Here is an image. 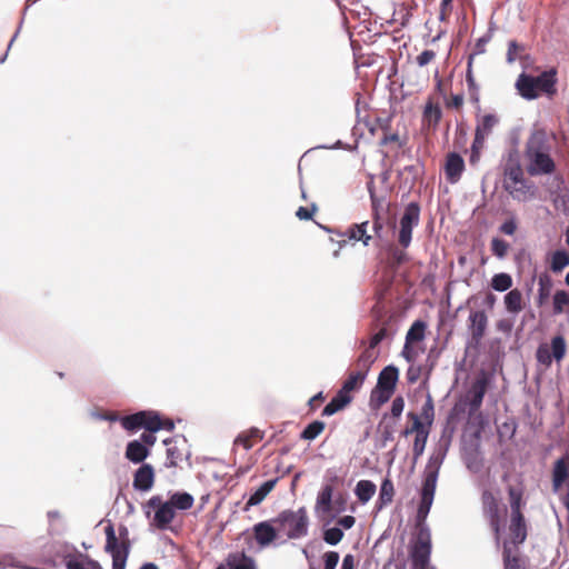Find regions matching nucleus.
<instances>
[{
  "label": "nucleus",
  "mask_w": 569,
  "mask_h": 569,
  "mask_svg": "<svg viewBox=\"0 0 569 569\" xmlns=\"http://www.w3.org/2000/svg\"><path fill=\"white\" fill-rule=\"evenodd\" d=\"M463 104V96L462 94H452L450 99L447 101V108H453L459 110Z\"/></svg>",
  "instance_id": "69168bd1"
},
{
  "label": "nucleus",
  "mask_w": 569,
  "mask_h": 569,
  "mask_svg": "<svg viewBox=\"0 0 569 569\" xmlns=\"http://www.w3.org/2000/svg\"><path fill=\"white\" fill-rule=\"evenodd\" d=\"M488 388V380L485 377L476 379L469 391V413L473 415L476 411H478L482 405L483 397L487 392Z\"/></svg>",
  "instance_id": "f3484780"
},
{
  "label": "nucleus",
  "mask_w": 569,
  "mask_h": 569,
  "mask_svg": "<svg viewBox=\"0 0 569 569\" xmlns=\"http://www.w3.org/2000/svg\"><path fill=\"white\" fill-rule=\"evenodd\" d=\"M425 330H426V323L423 321H420V320L415 321L406 335V343L410 345L412 342H418V341L423 340Z\"/></svg>",
  "instance_id": "a19ab883"
},
{
  "label": "nucleus",
  "mask_w": 569,
  "mask_h": 569,
  "mask_svg": "<svg viewBox=\"0 0 569 569\" xmlns=\"http://www.w3.org/2000/svg\"><path fill=\"white\" fill-rule=\"evenodd\" d=\"M569 266V253L565 250H557L552 253L550 269L558 273Z\"/></svg>",
  "instance_id": "79ce46f5"
},
{
  "label": "nucleus",
  "mask_w": 569,
  "mask_h": 569,
  "mask_svg": "<svg viewBox=\"0 0 569 569\" xmlns=\"http://www.w3.org/2000/svg\"><path fill=\"white\" fill-rule=\"evenodd\" d=\"M252 536L260 548L270 546L279 536L278 526L273 519L260 521L252 527Z\"/></svg>",
  "instance_id": "9b49d317"
},
{
  "label": "nucleus",
  "mask_w": 569,
  "mask_h": 569,
  "mask_svg": "<svg viewBox=\"0 0 569 569\" xmlns=\"http://www.w3.org/2000/svg\"><path fill=\"white\" fill-rule=\"evenodd\" d=\"M378 356L379 353H371V351H362L361 355L355 361L353 367L350 371L357 375L359 373L366 379L371 366L378 359Z\"/></svg>",
  "instance_id": "a878e982"
},
{
  "label": "nucleus",
  "mask_w": 569,
  "mask_h": 569,
  "mask_svg": "<svg viewBox=\"0 0 569 569\" xmlns=\"http://www.w3.org/2000/svg\"><path fill=\"white\" fill-rule=\"evenodd\" d=\"M333 488L331 485H326L321 488L317 496L316 511L321 513H330L333 511L332 503Z\"/></svg>",
  "instance_id": "393cba45"
},
{
  "label": "nucleus",
  "mask_w": 569,
  "mask_h": 569,
  "mask_svg": "<svg viewBox=\"0 0 569 569\" xmlns=\"http://www.w3.org/2000/svg\"><path fill=\"white\" fill-rule=\"evenodd\" d=\"M408 418L412 420V426L410 429H406L405 430V435H409L411 432H416V435H419L420 431H426L425 428H423V425L422 422L420 421L419 417L413 413V412H409L408 413Z\"/></svg>",
  "instance_id": "052dcab7"
},
{
  "label": "nucleus",
  "mask_w": 569,
  "mask_h": 569,
  "mask_svg": "<svg viewBox=\"0 0 569 569\" xmlns=\"http://www.w3.org/2000/svg\"><path fill=\"white\" fill-rule=\"evenodd\" d=\"M367 189L371 200L372 216H383L389 209V203L385 196H379L376 192L373 179L368 181Z\"/></svg>",
  "instance_id": "b1692460"
},
{
  "label": "nucleus",
  "mask_w": 569,
  "mask_h": 569,
  "mask_svg": "<svg viewBox=\"0 0 569 569\" xmlns=\"http://www.w3.org/2000/svg\"><path fill=\"white\" fill-rule=\"evenodd\" d=\"M405 408V400L401 396H398L393 399L391 405V416L393 418H399Z\"/></svg>",
  "instance_id": "e2e57ef3"
},
{
  "label": "nucleus",
  "mask_w": 569,
  "mask_h": 569,
  "mask_svg": "<svg viewBox=\"0 0 569 569\" xmlns=\"http://www.w3.org/2000/svg\"><path fill=\"white\" fill-rule=\"evenodd\" d=\"M436 58V52L433 50H425L417 58V64L419 67H425L430 63Z\"/></svg>",
  "instance_id": "680f3d73"
},
{
  "label": "nucleus",
  "mask_w": 569,
  "mask_h": 569,
  "mask_svg": "<svg viewBox=\"0 0 569 569\" xmlns=\"http://www.w3.org/2000/svg\"><path fill=\"white\" fill-rule=\"evenodd\" d=\"M104 533V551L112 557V569H124L131 548L128 528L120 526L117 535L113 525L109 522Z\"/></svg>",
  "instance_id": "20e7f679"
},
{
  "label": "nucleus",
  "mask_w": 569,
  "mask_h": 569,
  "mask_svg": "<svg viewBox=\"0 0 569 569\" xmlns=\"http://www.w3.org/2000/svg\"><path fill=\"white\" fill-rule=\"evenodd\" d=\"M536 357L538 362L543 365L546 368H549L551 366L553 357L547 345L539 346V348L537 349Z\"/></svg>",
  "instance_id": "864d4df0"
},
{
  "label": "nucleus",
  "mask_w": 569,
  "mask_h": 569,
  "mask_svg": "<svg viewBox=\"0 0 569 569\" xmlns=\"http://www.w3.org/2000/svg\"><path fill=\"white\" fill-rule=\"evenodd\" d=\"M420 221V207L417 202H410L403 211L399 221L398 243L401 248L407 249L412 239L413 227Z\"/></svg>",
  "instance_id": "6e6552de"
},
{
  "label": "nucleus",
  "mask_w": 569,
  "mask_h": 569,
  "mask_svg": "<svg viewBox=\"0 0 569 569\" xmlns=\"http://www.w3.org/2000/svg\"><path fill=\"white\" fill-rule=\"evenodd\" d=\"M264 437V432L257 427H251L240 432L233 441V450L242 447L244 450H250Z\"/></svg>",
  "instance_id": "6ab92c4d"
},
{
  "label": "nucleus",
  "mask_w": 569,
  "mask_h": 569,
  "mask_svg": "<svg viewBox=\"0 0 569 569\" xmlns=\"http://www.w3.org/2000/svg\"><path fill=\"white\" fill-rule=\"evenodd\" d=\"M516 230H517V223L512 219L505 221L500 226V231L508 236H512L516 232Z\"/></svg>",
  "instance_id": "338daca9"
},
{
  "label": "nucleus",
  "mask_w": 569,
  "mask_h": 569,
  "mask_svg": "<svg viewBox=\"0 0 569 569\" xmlns=\"http://www.w3.org/2000/svg\"><path fill=\"white\" fill-rule=\"evenodd\" d=\"M509 498L511 507V516L523 515L521 511L522 493L515 488H509Z\"/></svg>",
  "instance_id": "8fccbe9b"
},
{
  "label": "nucleus",
  "mask_w": 569,
  "mask_h": 569,
  "mask_svg": "<svg viewBox=\"0 0 569 569\" xmlns=\"http://www.w3.org/2000/svg\"><path fill=\"white\" fill-rule=\"evenodd\" d=\"M421 417L428 421L429 425L432 423L435 417V408L433 401L430 396H428L425 405L421 408Z\"/></svg>",
  "instance_id": "6e6d98bb"
},
{
  "label": "nucleus",
  "mask_w": 569,
  "mask_h": 569,
  "mask_svg": "<svg viewBox=\"0 0 569 569\" xmlns=\"http://www.w3.org/2000/svg\"><path fill=\"white\" fill-rule=\"evenodd\" d=\"M512 278L509 273L500 272L492 277L490 286L493 290L503 292L509 290L512 287Z\"/></svg>",
  "instance_id": "ea45409f"
},
{
  "label": "nucleus",
  "mask_w": 569,
  "mask_h": 569,
  "mask_svg": "<svg viewBox=\"0 0 569 569\" xmlns=\"http://www.w3.org/2000/svg\"><path fill=\"white\" fill-rule=\"evenodd\" d=\"M173 509L189 510L194 503L193 497L188 492H176L168 500Z\"/></svg>",
  "instance_id": "c9c22d12"
},
{
  "label": "nucleus",
  "mask_w": 569,
  "mask_h": 569,
  "mask_svg": "<svg viewBox=\"0 0 569 569\" xmlns=\"http://www.w3.org/2000/svg\"><path fill=\"white\" fill-rule=\"evenodd\" d=\"M438 479V468H426L422 488L420 491V502L417 509V532L411 541L409 555L412 562V569L429 568L431 555V533L425 525L428 513L431 509Z\"/></svg>",
  "instance_id": "f257e3e1"
},
{
  "label": "nucleus",
  "mask_w": 569,
  "mask_h": 569,
  "mask_svg": "<svg viewBox=\"0 0 569 569\" xmlns=\"http://www.w3.org/2000/svg\"><path fill=\"white\" fill-rule=\"evenodd\" d=\"M274 523L279 532H284L288 539H299L308 535L309 517L305 507L298 510H282L276 518Z\"/></svg>",
  "instance_id": "423d86ee"
},
{
  "label": "nucleus",
  "mask_w": 569,
  "mask_h": 569,
  "mask_svg": "<svg viewBox=\"0 0 569 569\" xmlns=\"http://www.w3.org/2000/svg\"><path fill=\"white\" fill-rule=\"evenodd\" d=\"M523 47L519 44L516 40H511L508 43V51H507V61L509 63H512L517 60L518 53L520 51H523Z\"/></svg>",
  "instance_id": "4d7b16f0"
},
{
  "label": "nucleus",
  "mask_w": 569,
  "mask_h": 569,
  "mask_svg": "<svg viewBox=\"0 0 569 569\" xmlns=\"http://www.w3.org/2000/svg\"><path fill=\"white\" fill-rule=\"evenodd\" d=\"M163 442L167 447L166 467H178L183 459V450L178 446V441L174 439H167Z\"/></svg>",
  "instance_id": "cd10ccee"
},
{
  "label": "nucleus",
  "mask_w": 569,
  "mask_h": 569,
  "mask_svg": "<svg viewBox=\"0 0 569 569\" xmlns=\"http://www.w3.org/2000/svg\"><path fill=\"white\" fill-rule=\"evenodd\" d=\"M509 250V243L500 238L491 240V251L499 259H503Z\"/></svg>",
  "instance_id": "3c124183"
},
{
  "label": "nucleus",
  "mask_w": 569,
  "mask_h": 569,
  "mask_svg": "<svg viewBox=\"0 0 569 569\" xmlns=\"http://www.w3.org/2000/svg\"><path fill=\"white\" fill-rule=\"evenodd\" d=\"M442 117V111L439 104H435L431 101H428L425 106L422 119L423 122L428 124V127L436 128Z\"/></svg>",
  "instance_id": "7c9ffc66"
},
{
  "label": "nucleus",
  "mask_w": 569,
  "mask_h": 569,
  "mask_svg": "<svg viewBox=\"0 0 569 569\" xmlns=\"http://www.w3.org/2000/svg\"><path fill=\"white\" fill-rule=\"evenodd\" d=\"M150 455L149 448L139 440L127 443L124 457L132 463H142Z\"/></svg>",
  "instance_id": "412c9836"
},
{
  "label": "nucleus",
  "mask_w": 569,
  "mask_h": 569,
  "mask_svg": "<svg viewBox=\"0 0 569 569\" xmlns=\"http://www.w3.org/2000/svg\"><path fill=\"white\" fill-rule=\"evenodd\" d=\"M154 483V469L150 463H142L133 475V488L149 491Z\"/></svg>",
  "instance_id": "a211bd4d"
},
{
  "label": "nucleus",
  "mask_w": 569,
  "mask_h": 569,
  "mask_svg": "<svg viewBox=\"0 0 569 569\" xmlns=\"http://www.w3.org/2000/svg\"><path fill=\"white\" fill-rule=\"evenodd\" d=\"M147 506L154 509L152 525L160 530L167 529L176 517V510L171 503L169 501H162L160 496L151 497Z\"/></svg>",
  "instance_id": "1a4fd4ad"
},
{
  "label": "nucleus",
  "mask_w": 569,
  "mask_h": 569,
  "mask_svg": "<svg viewBox=\"0 0 569 569\" xmlns=\"http://www.w3.org/2000/svg\"><path fill=\"white\" fill-rule=\"evenodd\" d=\"M465 171L463 158L457 152H449L445 162L446 179L450 183H457Z\"/></svg>",
  "instance_id": "dca6fc26"
},
{
  "label": "nucleus",
  "mask_w": 569,
  "mask_h": 569,
  "mask_svg": "<svg viewBox=\"0 0 569 569\" xmlns=\"http://www.w3.org/2000/svg\"><path fill=\"white\" fill-rule=\"evenodd\" d=\"M399 378V370L395 366L385 367L378 376L376 389L371 393V398L376 399L379 405L386 403L393 395Z\"/></svg>",
  "instance_id": "0eeeda50"
},
{
  "label": "nucleus",
  "mask_w": 569,
  "mask_h": 569,
  "mask_svg": "<svg viewBox=\"0 0 569 569\" xmlns=\"http://www.w3.org/2000/svg\"><path fill=\"white\" fill-rule=\"evenodd\" d=\"M483 515L489 520L490 527L496 535L497 540L500 536L501 515L498 499L490 490H485L481 495Z\"/></svg>",
  "instance_id": "9d476101"
},
{
  "label": "nucleus",
  "mask_w": 569,
  "mask_h": 569,
  "mask_svg": "<svg viewBox=\"0 0 569 569\" xmlns=\"http://www.w3.org/2000/svg\"><path fill=\"white\" fill-rule=\"evenodd\" d=\"M567 306H569V293L565 290H557L553 295V313H562Z\"/></svg>",
  "instance_id": "49530a36"
},
{
  "label": "nucleus",
  "mask_w": 569,
  "mask_h": 569,
  "mask_svg": "<svg viewBox=\"0 0 569 569\" xmlns=\"http://www.w3.org/2000/svg\"><path fill=\"white\" fill-rule=\"evenodd\" d=\"M355 493L360 502H368L376 493V485L370 480H360L355 489Z\"/></svg>",
  "instance_id": "72a5a7b5"
},
{
  "label": "nucleus",
  "mask_w": 569,
  "mask_h": 569,
  "mask_svg": "<svg viewBox=\"0 0 569 569\" xmlns=\"http://www.w3.org/2000/svg\"><path fill=\"white\" fill-rule=\"evenodd\" d=\"M453 12V0H441L439 4L438 19L441 23H448Z\"/></svg>",
  "instance_id": "09e8293b"
},
{
  "label": "nucleus",
  "mask_w": 569,
  "mask_h": 569,
  "mask_svg": "<svg viewBox=\"0 0 569 569\" xmlns=\"http://www.w3.org/2000/svg\"><path fill=\"white\" fill-rule=\"evenodd\" d=\"M323 569H336L339 562V553L337 551H327L323 557Z\"/></svg>",
  "instance_id": "13d9d810"
},
{
  "label": "nucleus",
  "mask_w": 569,
  "mask_h": 569,
  "mask_svg": "<svg viewBox=\"0 0 569 569\" xmlns=\"http://www.w3.org/2000/svg\"><path fill=\"white\" fill-rule=\"evenodd\" d=\"M368 221L355 223L349 227L346 236L349 240L361 241L365 246H369L372 236L367 232Z\"/></svg>",
  "instance_id": "c756f323"
},
{
  "label": "nucleus",
  "mask_w": 569,
  "mask_h": 569,
  "mask_svg": "<svg viewBox=\"0 0 569 569\" xmlns=\"http://www.w3.org/2000/svg\"><path fill=\"white\" fill-rule=\"evenodd\" d=\"M487 137L482 136L481 133H477L475 131V138L471 144V149L481 150L485 148Z\"/></svg>",
  "instance_id": "774afa93"
},
{
  "label": "nucleus",
  "mask_w": 569,
  "mask_h": 569,
  "mask_svg": "<svg viewBox=\"0 0 569 569\" xmlns=\"http://www.w3.org/2000/svg\"><path fill=\"white\" fill-rule=\"evenodd\" d=\"M326 428V423L323 421H320V420H315L312 421L311 423H309L305 429L303 431L301 432L300 435V438L303 439V440H313L316 439L319 435L322 433V431L325 430Z\"/></svg>",
  "instance_id": "37998d69"
},
{
  "label": "nucleus",
  "mask_w": 569,
  "mask_h": 569,
  "mask_svg": "<svg viewBox=\"0 0 569 569\" xmlns=\"http://www.w3.org/2000/svg\"><path fill=\"white\" fill-rule=\"evenodd\" d=\"M488 317L483 310L471 311L468 318V329L471 335V343L478 346L486 335Z\"/></svg>",
  "instance_id": "f8f14e48"
},
{
  "label": "nucleus",
  "mask_w": 569,
  "mask_h": 569,
  "mask_svg": "<svg viewBox=\"0 0 569 569\" xmlns=\"http://www.w3.org/2000/svg\"><path fill=\"white\" fill-rule=\"evenodd\" d=\"M318 210V207L316 203H312L309 208L307 207H299L296 211V217L300 220H310L312 219L313 214Z\"/></svg>",
  "instance_id": "bf43d9fd"
},
{
  "label": "nucleus",
  "mask_w": 569,
  "mask_h": 569,
  "mask_svg": "<svg viewBox=\"0 0 569 569\" xmlns=\"http://www.w3.org/2000/svg\"><path fill=\"white\" fill-rule=\"evenodd\" d=\"M278 478L263 482L247 500L243 510L249 511L250 508L261 503L266 497L274 489Z\"/></svg>",
  "instance_id": "4be33fe9"
},
{
  "label": "nucleus",
  "mask_w": 569,
  "mask_h": 569,
  "mask_svg": "<svg viewBox=\"0 0 569 569\" xmlns=\"http://www.w3.org/2000/svg\"><path fill=\"white\" fill-rule=\"evenodd\" d=\"M216 569H257L256 560L244 551L229 552Z\"/></svg>",
  "instance_id": "4468645a"
},
{
  "label": "nucleus",
  "mask_w": 569,
  "mask_h": 569,
  "mask_svg": "<svg viewBox=\"0 0 569 569\" xmlns=\"http://www.w3.org/2000/svg\"><path fill=\"white\" fill-rule=\"evenodd\" d=\"M503 301L507 311L510 313L517 315L523 309L522 293L519 289L509 290V292L505 296Z\"/></svg>",
  "instance_id": "2f4dec72"
},
{
  "label": "nucleus",
  "mask_w": 569,
  "mask_h": 569,
  "mask_svg": "<svg viewBox=\"0 0 569 569\" xmlns=\"http://www.w3.org/2000/svg\"><path fill=\"white\" fill-rule=\"evenodd\" d=\"M392 261L396 266H400L408 260V256L403 248H395L391 252Z\"/></svg>",
  "instance_id": "0e129e2a"
},
{
  "label": "nucleus",
  "mask_w": 569,
  "mask_h": 569,
  "mask_svg": "<svg viewBox=\"0 0 569 569\" xmlns=\"http://www.w3.org/2000/svg\"><path fill=\"white\" fill-rule=\"evenodd\" d=\"M83 560L77 558H69L66 561L67 569H103L101 565L88 556H82Z\"/></svg>",
  "instance_id": "58836bf2"
},
{
  "label": "nucleus",
  "mask_w": 569,
  "mask_h": 569,
  "mask_svg": "<svg viewBox=\"0 0 569 569\" xmlns=\"http://www.w3.org/2000/svg\"><path fill=\"white\" fill-rule=\"evenodd\" d=\"M527 523L523 515L510 517L509 537L510 542L515 546L521 545L527 539Z\"/></svg>",
  "instance_id": "aec40b11"
},
{
  "label": "nucleus",
  "mask_w": 569,
  "mask_h": 569,
  "mask_svg": "<svg viewBox=\"0 0 569 569\" xmlns=\"http://www.w3.org/2000/svg\"><path fill=\"white\" fill-rule=\"evenodd\" d=\"M342 538L343 531L338 527L329 528L323 532V540L331 546L338 545Z\"/></svg>",
  "instance_id": "603ef678"
},
{
  "label": "nucleus",
  "mask_w": 569,
  "mask_h": 569,
  "mask_svg": "<svg viewBox=\"0 0 569 569\" xmlns=\"http://www.w3.org/2000/svg\"><path fill=\"white\" fill-rule=\"evenodd\" d=\"M566 350V340L562 336H556L551 339V355L557 361L565 358Z\"/></svg>",
  "instance_id": "a18cd8bd"
},
{
  "label": "nucleus",
  "mask_w": 569,
  "mask_h": 569,
  "mask_svg": "<svg viewBox=\"0 0 569 569\" xmlns=\"http://www.w3.org/2000/svg\"><path fill=\"white\" fill-rule=\"evenodd\" d=\"M503 188L516 200L526 201L535 196V186L527 181L518 160L509 159L503 170Z\"/></svg>",
  "instance_id": "39448f33"
},
{
  "label": "nucleus",
  "mask_w": 569,
  "mask_h": 569,
  "mask_svg": "<svg viewBox=\"0 0 569 569\" xmlns=\"http://www.w3.org/2000/svg\"><path fill=\"white\" fill-rule=\"evenodd\" d=\"M466 81L468 84L470 100L473 103H478L479 102V88L476 83V80H475V77H473V73L471 70V62H469V66H468V70L466 73Z\"/></svg>",
  "instance_id": "de8ad7c7"
},
{
  "label": "nucleus",
  "mask_w": 569,
  "mask_h": 569,
  "mask_svg": "<svg viewBox=\"0 0 569 569\" xmlns=\"http://www.w3.org/2000/svg\"><path fill=\"white\" fill-rule=\"evenodd\" d=\"M390 318L382 322V326L373 333L370 338L369 346L363 351H371V353H378L376 347L388 336V323Z\"/></svg>",
  "instance_id": "c03bdc74"
},
{
  "label": "nucleus",
  "mask_w": 569,
  "mask_h": 569,
  "mask_svg": "<svg viewBox=\"0 0 569 569\" xmlns=\"http://www.w3.org/2000/svg\"><path fill=\"white\" fill-rule=\"evenodd\" d=\"M556 84L557 71L552 68L537 77L521 73L517 79L516 88L522 98L533 100L538 98L540 93L552 98L557 93Z\"/></svg>",
  "instance_id": "7ed1b4c3"
},
{
  "label": "nucleus",
  "mask_w": 569,
  "mask_h": 569,
  "mask_svg": "<svg viewBox=\"0 0 569 569\" xmlns=\"http://www.w3.org/2000/svg\"><path fill=\"white\" fill-rule=\"evenodd\" d=\"M365 380L366 379L359 373L357 375L350 371L339 390H341L347 396H352L351 393L353 391H357L362 387Z\"/></svg>",
  "instance_id": "4c0bfd02"
},
{
  "label": "nucleus",
  "mask_w": 569,
  "mask_h": 569,
  "mask_svg": "<svg viewBox=\"0 0 569 569\" xmlns=\"http://www.w3.org/2000/svg\"><path fill=\"white\" fill-rule=\"evenodd\" d=\"M499 123V118L496 114L488 113L481 117L477 122L476 132L481 133L485 137H489L492 133L493 128Z\"/></svg>",
  "instance_id": "f704fd0d"
},
{
  "label": "nucleus",
  "mask_w": 569,
  "mask_h": 569,
  "mask_svg": "<svg viewBox=\"0 0 569 569\" xmlns=\"http://www.w3.org/2000/svg\"><path fill=\"white\" fill-rule=\"evenodd\" d=\"M503 569H527V559L520 553L512 552L508 542L503 543L502 550Z\"/></svg>",
  "instance_id": "5701e85b"
},
{
  "label": "nucleus",
  "mask_w": 569,
  "mask_h": 569,
  "mask_svg": "<svg viewBox=\"0 0 569 569\" xmlns=\"http://www.w3.org/2000/svg\"><path fill=\"white\" fill-rule=\"evenodd\" d=\"M352 399V396H347L341 390H339L330 400V402L323 408L322 416L329 417L343 410L349 403H351Z\"/></svg>",
  "instance_id": "bb28decb"
},
{
  "label": "nucleus",
  "mask_w": 569,
  "mask_h": 569,
  "mask_svg": "<svg viewBox=\"0 0 569 569\" xmlns=\"http://www.w3.org/2000/svg\"><path fill=\"white\" fill-rule=\"evenodd\" d=\"M526 159L528 160L527 171L531 176L551 174L556 170V163L550 153L535 154Z\"/></svg>",
  "instance_id": "ddd939ff"
},
{
  "label": "nucleus",
  "mask_w": 569,
  "mask_h": 569,
  "mask_svg": "<svg viewBox=\"0 0 569 569\" xmlns=\"http://www.w3.org/2000/svg\"><path fill=\"white\" fill-rule=\"evenodd\" d=\"M395 496V487L392 481L389 478H386L380 487V492L377 501V506L379 509L388 506L392 502Z\"/></svg>",
  "instance_id": "473e14b6"
},
{
  "label": "nucleus",
  "mask_w": 569,
  "mask_h": 569,
  "mask_svg": "<svg viewBox=\"0 0 569 569\" xmlns=\"http://www.w3.org/2000/svg\"><path fill=\"white\" fill-rule=\"evenodd\" d=\"M428 439V431H420L419 435H416L413 441V455L415 457H419L422 455L426 443Z\"/></svg>",
  "instance_id": "5fc2aeb1"
},
{
  "label": "nucleus",
  "mask_w": 569,
  "mask_h": 569,
  "mask_svg": "<svg viewBox=\"0 0 569 569\" xmlns=\"http://www.w3.org/2000/svg\"><path fill=\"white\" fill-rule=\"evenodd\" d=\"M568 478V469L563 458L556 461L552 472V486L558 490Z\"/></svg>",
  "instance_id": "e433bc0d"
},
{
  "label": "nucleus",
  "mask_w": 569,
  "mask_h": 569,
  "mask_svg": "<svg viewBox=\"0 0 569 569\" xmlns=\"http://www.w3.org/2000/svg\"><path fill=\"white\" fill-rule=\"evenodd\" d=\"M550 152L551 144L545 131H536L529 137L525 149L526 158Z\"/></svg>",
  "instance_id": "2eb2a0df"
},
{
  "label": "nucleus",
  "mask_w": 569,
  "mask_h": 569,
  "mask_svg": "<svg viewBox=\"0 0 569 569\" xmlns=\"http://www.w3.org/2000/svg\"><path fill=\"white\" fill-rule=\"evenodd\" d=\"M553 287V281L551 277L543 272L539 276L538 279V295H537V305L539 307L543 306L550 298L551 291Z\"/></svg>",
  "instance_id": "c85d7f7f"
},
{
  "label": "nucleus",
  "mask_w": 569,
  "mask_h": 569,
  "mask_svg": "<svg viewBox=\"0 0 569 569\" xmlns=\"http://www.w3.org/2000/svg\"><path fill=\"white\" fill-rule=\"evenodd\" d=\"M120 423L123 429L130 432L143 428L146 431L141 433L139 441L149 449L157 441L154 432L159 430L172 431L174 429L172 420L162 418L157 411L152 410H142L132 415L123 416L120 418Z\"/></svg>",
  "instance_id": "f03ea898"
}]
</instances>
